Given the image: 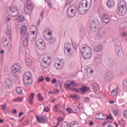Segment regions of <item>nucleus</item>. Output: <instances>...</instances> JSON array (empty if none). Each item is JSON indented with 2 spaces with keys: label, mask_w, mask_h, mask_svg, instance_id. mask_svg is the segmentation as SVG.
<instances>
[{
  "label": "nucleus",
  "mask_w": 127,
  "mask_h": 127,
  "mask_svg": "<svg viewBox=\"0 0 127 127\" xmlns=\"http://www.w3.org/2000/svg\"><path fill=\"white\" fill-rule=\"evenodd\" d=\"M81 53L82 56L85 60H88L92 57V50L90 47L86 46V45H85L84 47H82V49L81 50Z\"/></svg>",
  "instance_id": "obj_1"
},
{
  "label": "nucleus",
  "mask_w": 127,
  "mask_h": 127,
  "mask_svg": "<svg viewBox=\"0 0 127 127\" xmlns=\"http://www.w3.org/2000/svg\"><path fill=\"white\" fill-rule=\"evenodd\" d=\"M32 75H31V73L29 71H26L24 74L23 80L25 86H31L32 84Z\"/></svg>",
  "instance_id": "obj_2"
},
{
  "label": "nucleus",
  "mask_w": 127,
  "mask_h": 127,
  "mask_svg": "<svg viewBox=\"0 0 127 127\" xmlns=\"http://www.w3.org/2000/svg\"><path fill=\"white\" fill-rule=\"evenodd\" d=\"M88 3H89L90 5H91L92 0H82L81 1L79 7L78 8V13H79V14H83V9H82V7H87Z\"/></svg>",
  "instance_id": "obj_3"
},
{
  "label": "nucleus",
  "mask_w": 127,
  "mask_h": 127,
  "mask_svg": "<svg viewBox=\"0 0 127 127\" xmlns=\"http://www.w3.org/2000/svg\"><path fill=\"white\" fill-rule=\"evenodd\" d=\"M67 14L69 18L74 17V16L76 15V9H75V7L72 5H70L68 7L67 9Z\"/></svg>",
  "instance_id": "obj_4"
},
{
  "label": "nucleus",
  "mask_w": 127,
  "mask_h": 127,
  "mask_svg": "<svg viewBox=\"0 0 127 127\" xmlns=\"http://www.w3.org/2000/svg\"><path fill=\"white\" fill-rule=\"evenodd\" d=\"M127 6H125L124 4L120 3L117 9V12L119 15H125L126 14V9Z\"/></svg>",
  "instance_id": "obj_5"
},
{
  "label": "nucleus",
  "mask_w": 127,
  "mask_h": 127,
  "mask_svg": "<svg viewBox=\"0 0 127 127\" xmlns=\"http://www.w3.org/2000/svg\"><path fill=\"white\" fill-rule=\"evenodd\" d=\"M114 77V73L112 71H108L105 75L104 76V81L106 83H110L113 80Z\"/></svg>",
  "instance_id": "obj_6"
},
{
  "label": "nucleus",
  "mask_w": 127,
  "mask_h": 127,
  "mask_svg": "<svg viewBox=\"0 0 127 127\" xmlns=\"http://www.w3.org/2000/svg\"><path fill=\"white\" fill-rule=\"evenodd\" d=\"M45 43L42 40L36 42V46L39 50H44L46 48Z\"/></svg>",
  "instance_id": "obj_7"
},
{
  "label": "nucleus",
  "mask_w": 127,
  "mask_h": 127,
  "mask_svg": "<svg viewBox=\"0 0 127 127\" xmlns=\"http://www.w3.org/2000/svg\"><path fill=\"white\" fill-rule=\"evenodd\" d=\"M43 37L45 40L46 41H49V43H50V44H54V43H55L56 42V38L53 36L49 37L48 36H45V35H43Z\"/></svg>",
  "instance_id": "obj_8"
},
{
  "label": "nucleus",
  "mask_w": 127,
  "mask_h": 127,
  "mask_svg": "<svg viewBox=\"0 0 127 127\" xmlns=\"http://www.w3.org/2000/svg\"><path fill=\"white\" fill-rule=\"evenodd\" d=\"M9 9L12 14V16H17L18 15V9L16 7L11 6L9 7Z\"/></svg>",
  "instance_id": "obj_9"
},
{
  "label": "nucleus",
  "mask_w": 127,
  "mask_h": 127,
  "mask_svg": "<svg viewBox=\"0 0 127 127\" xmlns=\"http://www.w3.org/2000/svg\"><path fill=\"white\" fill-rule=\"evenodd\" d=\"M34 5H33V2L30 0H27L26 1V8L28 10H32Z\"/></svg>",
  "instance_id": "obj_10"
},
{
  "label": "nucleus",
  "mask_w": 127,
  "mask_h": 127,
  "mask_svg": "<svg viewBox=\"0 0 127 127\" xmlns=\"http://www.w3.org/2000/svg\"><path fill=\"white\" fill-rule=\"evenodd\" d=\"M20 69H21V67L20 65H17L16 64H14L11 67V71L12 73L15 74L17 73L18 71L20 70Z\"/></svg>",
  "instance_id": "obj_11"
},
{
  "label": "nucleus",
  "mask_w": 127,
  "mask_h": 127,
  "mask_svg": "<svg viewBox=\"0 0 127 127\" xmlns=\"http://www.w3.org/2000/svg\"><path fill=\"white\" fill-rule=\"evenodd\" d=\"M20 33L22 36L28 37V34H27V29L26 28V26L24 25L21 27Z\"/></svg>",
  "instance_id": "obj_12"
},
{
  "label": "nucleus",
  "mask_w": 127,
  "mask_h": 127,
  "mask_svg": "<svg viewBox=\"0 0 127 127\" xmlns=\"http://www.w3.org/2000/svg\"><path fill=\"white\" fill-rule=\"evenodd\" d=\"M102 19L103 22H104V23L106 24H108V23L110 22V17L106 13L103 14Z\"/></svg>",
  "instance_id": "obj_13"
},
{
  "label": "nucleus",
  "mask_w": 127,
  "mask_h": 127,
  "mask_svg": "<svg viewBox=\"0 0 127 127\" xmlns=\"http://www.w3.org/2000/svg\"><path fill=\"white\" fill-rule=\"evenodd\" d=\"M5 86L7 89H10L12 86V82L9 79H5L4 81Z\"/></svg>",
  "instance_id": "obj_14"
},
{
  "label": "nucleus",
  "mask_w": 127,
  "mask_h": 127,
  "mask_svg": "<svg viewBox=\"0 0 127 127\" xmlns=\"http://www.w3.org/2000/svg\"><path fill=\"white\" fill-rule=\"evenodd\" d=\"M106 35V32L105 31V29L104 28H100L99 29L97 34V36H98V37H103L104 35Z\"/></svg>",
  "instance_id": "obj_15"
},
{
  "label": "nucleus",
  "mask_w": 127,
  "mask_h": 127,
  "mask_svg": "<svg viewBox=\"0 0 127 127\" xmlns=\"http://www.w3.org/2000/svg\"><path fill=\"white\" fill-rule=\"evenodd\" d=\"M120 30H126L127 29V22L123 21L121 23L119 27Z\"/></svg>",
  "instance_id": "obj_16"
},
{
  "label": "nucleus",
  "mask_w": 127,
  "mask_h": 127,
  "mask_svg": "<svg viewBox=\"0 0 127 127\" xmlns=\"http://www.w3.org/2000/svg\"><path fill=\"white\" fill-rule=\"evenodd\" d=\"M116 54L118 57H122L123 55V49L122 48H115Z\"/></svg>",
  "instance_id": "obj_17"
},
{
  "label": "nucleus",
  "mask_w": 127,
  "mask_h": 127,
  "mask_svg": "<svg viewBox=\"0 0 127 127\" xmlns=\"http://www.w3.org/2000/svg\"><path fill=\"white\" fill-rule=\"evenodd\" d=\"M103 47L101 45H98L94 48V50L95 52H101V51H103Z\"/></svg>",
  "instance_id": "obj_18"
},
{
  "label": "nucleus",
  "mask_w": 127,
  "mask_h": 127,
  "mask_svg": "<svg viewBox=\"0 0 127 127\" xmlns=\"http://www.w3.org/2000/svg\"><path fill=\"white\" fill-rule=\"evenodd\" d=\"M115 48H122V43L120 42V40L117 39L114 41Z\"/></svg>",
  "instance_id": "obj_19"
},
{
  "label": "nucleus",
  "mask_w": 127,
  "mask_h": 127,
  "mask_svg": "<svg viewBox=\"0 0 127 127\" xmlns=\"http://www.w3.org/2000/svg\"><path fill=\"white\" fill-rule=\"evenodd\" d=\"M36 119L38 123H42V124L46 123V119L43 117H40L36 115Z\"/></svg>",
  "instance_id": "obj_20"
},
{
  "label": "nucleus",
  "mask_w": 127,
  "mask_h": 127,
  "mask_svg": "<svg viewBox=\"0 0 127 127\" xmlns=\"http://www.w3.org/2000/svg\"><path fill=\"white\" fill-rule=\"evenodd\" d=\"M21 42L24 46H27L28 45V37H25L24 40H21Z\"/></svg>",
  "instance_id": "obj_21"
},
{
  "label": "nucleus",
  "mask_w": 127,
  "mask_h": 127,
  "mask_svg": "<svg viewBox=\"0 0 127 127\" xmlns=\"http://www.w3.org/2000/svg\"><path fill=\"white\" fill-rule=\"evenodd\" d=\"M71 85H73V87L77 86V84H75V81H71L70 84L66 83L64 85L65 89H69L71 87Z\"/></svg>",
  "instance_id": "obj_22"
},
{
  "label": "nucleus",
  "mask_w": 127,
  "mask_h": 127,
  "mask_svg": "<svg viewBox=\"0 0 127 127\" xmlns=\"http://www.w3.org/2000/svg\"><path fill=\"white\" fill-rule=\"evenodd\" d=\"M89 90H90V88L86 87L85 86L79 88V90H80V93L81 92L82 94H85L86 92H87V91H89Z\"/></svg>",
  "instance_id": "obj_23"
},
{
  "label": "nucleus",
  "mask_w": 127,
  "mask_h": 127,
  "mask_svg": "<svg viewBox=\"0 0 127 127\" xmlns=\"http://www.w3.org/2000/svg\"><path fill=\"white\" fill-rule=\"evenodd\" d=\"M107 5L108 7H113L115 5L114 0H109L107 2Z\"/></svg>",
  "instance_id": "obj_24"
},
{
  "label": "nucleus",
  "mask_w": 127,
  "mask_h": 127,
  "mask_svg": "<svg viewBox=\"0 0 127 127\" xmlns=\"http://www.w3.org/2000/svg\"><path fill=\"white\" fill-rule=\"evenodd\" d=\"M102 116V117H105V114H98L95 115V118L97 119V120H100V121H104L105 120V118H101V117H101Z\"/></svg>",
  "instance_id": "obj_25"
},
{
  "label": "nucleus",
  "mask_w": 127,
  "mask_h": 127,
  "mask_svg": "<svg viewBox=\"0 0 127 127\" xmlns=\"http://www.w3.org/2000/svg\"><path fill=\"white\" fill-rule=\"evenodd\" d=\"M93 89L94 91H100V85L97 83L93 84Z\"/></svg>",
  "instance_id": "obj_26"
},
{
  "label": "nucleus",
  "mask_w": 127,
  "mask_h": 127,
  "mask_svg": "<svg viewBox=\"0 0 127 127\" xmlns=\"http://www.w3.org/2000/svg\"><path fill=\"white\" fill-rule=\"evenodd\" d=\"M90 29H96L97 28V24H96V22L93 21L92 22L90 23ZM94 31H96V30H94Z\"/></svg>",
  "instance_id": "obj_27"
},
{
  "label": "nucleus",
  "mask_w": 127,
  "mask_h": 127,
  "mask_svg": "<svg viewBox=\"0 0 127 127\" xmlns=\"http://www.w3.org/2000/svg\"><path fill=\"white\" fill-rule=\"evenodd\" d=\"M109 65L110 67H116L117 66V64L113 60H110L109 61Z\"/></svg>",
  "instance_id": "obj_28"
},
{
  "label": "nucleus",
  "mask_w": 127,
  "mask_h": 127,
  "mask_svg": "<svg viewBox=\"0 0 127 127\" xmlns=\"http://www.w3.org/2000/svg\"><path fill=\"white\" fill-rule=\"evenodd\" d=\"M69 98H72L73 99H75V100L78 101V100H79V99H80L81 97L79 95H77V94L74 93L73 95L69 96Z\"/></svg>",
  "instance_id": "obj_29"
},
{
  "label": "nucleus",
  "mask_w": 127,
  "mask_h": 127,
  "mask_svg": "<svg viewBox=\"0 0 127 127\" xmlns=\"http://www.w3.org/2000/svg\"><path fill=\"white\" fill-rule=\"evenodd\" d=\"M34 99V94L33 93L31 94V95L29 97V103L30 105H32L33 100Z\"/></svg>",
  "instance_id": "obj_30"
},
{
  "label": "nucleus",
  "mask_w": 127,
  "mask_h": 127,
  "mask_svg": "<svg viewBox=\"0 0 127 127\" xmlns=\"http://www.w3.org/2000/svg\"><path fill=\"white\" fill-rule=\"evenodd\" d=\"M6 34L7 35H11V27L9 26H7V28L6 29Z\"/></svg>",
  "instance_id": "obj_31"
},
{
  "label": "nucleus",
  "mask_w": 127,
  "mask_h": 127,
  "mask_svg": "<svg viewBox=\"0 0 127 127\" xmlns=\"http://www.w3.org/2000/svg\"><path fill=\"white\" fill-rule=\"evenodd\" d=\"M26 63L27 66H31L32 64V61L29 58L26 59Z\"/></svg>",
  "instance_id": "obj_32"
},
{
  "label": "nucleus",
  "mask_w": 127,
  "mask_h": 127,
  "mask_svg": "<svg viewBox=\"0 0 127 127\" xmlns=\"http://www.w3.org/2000/svg\"><path fill=\"white\" fill-rule=\"evenodd\" d=\"M28 38L32 42L35 41L36 40V35L34 37V35H30V36L28 35Z\"/></svg>",
  "instance_id": "obj_33"
},
{
  "label": "nucleus",
  "mask_w": 127,
  "mask_h": 127,
  "mask_svg": "<svg viewBox=\"0 0 127 127\" xmlns=\"http://www.w3.org/2000/svg\"><path fill=\"white\" fill-rule=\"evenodd\" d=\"M16 92L18 94V95H21V94H22V88L17 87L16 89Z\"/></svg>",
  "instance_id": "obj_34"
},
{
  "label": "nucleus",
  "mask_w": 127,
  "mask_h": 127,
  "mask_svg": "<svg viewBox=\"0 0 127 127\" xmlns=\"http://www.w3.org/2000/svg\"><path fill=\"white\" fill-rule=\"evenodd\" d=\"M117 94H118V89H114L111 92V95L112 97H116Z\"/></svg>",
  "instance_id": "obj_35"
},
{
  "label": "nucleus",
  "mask_w": 127,
  "mask_h": 127,
  "mask_svg": "<svg viewBox=\"0 0 127 127\" xmlns=\"http://www.w3.org/2000/svg\"><path fill=\"white\" fill-rule=\"evenodd\" d=\"M38 99L39 101H40V102H42V101L44 100V97H43V96L41 95V93H39L38 94Z\"/></svg>",
  "instance_id": "obj_36"
},
{
  "label": "nucleus",
  "mask_w": 127,
  "mask_h": 127,
  "mask_svg": "<svg viewBox=\"0 0 127 127\" xmlns=\"http://www.w3.org/2000/svg\"><path fill=\"white\" fill-rule=\"evenodd\" d=\"M43 81H44V76H39L37 80L38 83H41V82H43Z\"/></svg>",
  "instance_id": "obj_37"
},
{
  "label": "nucleus",
  "mask_w": 127,
  "mask_h": 127,
  "mask_svg": "<svg viewBox=\"0 0 127 127\" xmlns=\"http://www.w3.org/2000/svg\"><path fill=\"white\" fill-rule=\"evenodd\" d=\"M70 127H78V123L75 122H72L70 124Z\"/></svg>",
  "instance_id": "obj_38"
},
{
  "label": "nucleus",
  "mask_w": 127,
  "mask_h": 127,
  "mask_svg": "<svg viewBox=\"0 0 127 127\" xmlns=\"http://www.w3.org/2000/svg\"><path fill=\"white\" fill-rule=\"evenodd\" d=\"M106 117H107L106 120H114V118H113V116L112 115V114H110L109 116H108V115H105Z\"/></svg>",
  "instance_id": "obj_39"
},
{
  "label": "nucleus",
  "mask_w": 127,
  "mask_h": 127,
  "mask_svg": "<svg viewBox=\"0 0 127 127\" xmlns=\"http://www.w3.org/2000/svg\"><path fill=\"white\" fill-rule=\"evenodd\" d=\"M120 35L122 37H125V36H127V33L125 32V30H122V32H120Z\"/></svg>",
  "instance_id": "obj_40"
},
{
  "label": "nucleus",
  "mask_w": 127,
  "mask_h": 127,
  "mask_svg": "<svg viewBox=\"0 0 127 127\" xmlns=\"http://www.w3.org/2000/svg\"><path fill=\"white\" fill-rule=\"evenodd\" d=\"M64 52H67V53H70V52L71 51V49L68 48V47H67V45L64 46Z\"/></svg>",
  "instance_id": "obj_41"
},
{
  "label": "nucleus",
  "mask_w": 127,
  "mask_h": 127,
  "mask_svg": "<svg viewBox=\"0 0 127 127\" xmlns=\"http://www.w3.org/2000/svg\"><path fill=\"white\" fill-rule=\"evenodd\" d=\"M18 20L19 22H22V21H24V16L22 15H19L18 17Z\"/></svg>",
  "instance_id": "obj_42"
},
{
  "label": "nucleus",
  "mask_w": 127,
  "mask_h": 127,
  "mask_svg": "<svg viewBox=\"0 0 127 127\" xmlns=\"http://www.w3.org/2000/svg\"><path fill=\"white\" fill-rule=\"evenodd\" d=\"M46 2H47L48 6H49V7H50V8H52V4L51 3L50 0H49L48 1H47V0H46Z\"/></svg>",
  "instance_id": "obj_43"
},
{
  "label": "nucleus",
  "mask_w": 127,
  "mask_h": 127,
  "mask_svg": "<svg viewBox=\"0 0 127 127\" xmlns=\"http://www.w3.org/2000/svg\"><path fill=\"white\" fill-rule=\"evenodd\" d=\"M112 113H113V115H114V116H115V117H117V116H119V112L117 110H114L112 112Z\"/></svg>",
  "instance_id": "obj_44"
},
{
  "label": "nucleus",
  "mask_w": 127,
  "mask_h": 127,
  "mask_svg": "<svg viewBox=\"0 0 127 127\" xmlns=\"http://www.w3.org/2000/svg\"><path fill=\"white\" fill-rule=\"evenodd\" d=\"M66 111L67 113H68L69 114H72V112H73V110L72 109L70 108H67L66 109Z\"/></svg>",
  "instance_id": "obj_45"
},
{
  "label": "nucleus",
  "mask_w": 127,
  "mask_h": 127,
  "mask_svg": "<svg viewBox=\"0 0 127 127\" xmlns=\"http://www.w3.org/2000/svg\"><path fill=\"white\" fill-rule=\"evenodd\" d=\"M72 1H73V0H66V4L65 6H66V5H69V4H71Z\"/></svg>",
  "instance_id": "obj_46"
},
{
  "label": "nucleus",
  "mask_w": 127,
  "mask_h": 127,
  "mask_svg": "<svg viewBox=\"0 0 127 127\" xmlns=\"http://www.w3.org/2000/svg\"><path fill=\"white\" fill-rule=\"evenodd\" d=\"M43 111L44 112H46L47 113H48V112L50 111V109H49V108H48V107H46L44 108Z\"/></svg>",
  "instance_id": "obj_47"
},
{
  "label": "nucleus",
  "mask_w": 127,
  "mask_h": 127,
  "mask_svg": "<svg viewBox=\"0 0 127 127\" xmlns=\"http://www.w3.org/2000/svg\"><path fill=\"white\" fill-rule=\"evenodd\" d=\"M90 101V98L88 97H86L84 98V102L85 103H88Z\"/></svg>",
  "instance_id": "obj_48"
},
{
  "label": "nucleus",
  "mask_w": 127,
  "mask_h": 127,
  "mask_svg": "<svg viewBox=\"0 0 127 127\" xmlns=\"http://www.w3.org/2000/svg\"><path fill=\"white\" fill-rule=\"evenodd\" d=\"M123 117L126 119H127V111H125L123 113Z\"/></svg>",
  "instance_id": "obj_49"
},
{
  "label": "nucleus",
  "mask_w": 127,
  "mask_h": 127,
  "mask_svg": "<svg viewBox=\"0 0 127 127\" xmlns=\"http://www.w3.org/2000/svg\"><path fill=\"white\" fill-rule=\"evenodd\" d=\"M123 85L124 87H127V80L125 79L123 80Z\"/></svg>",
  "instance_id": "obj_50"
},
{
  "label": "nucleus",
  "mask_w": 127,
  "mask_h": 127,
  "mask_svg": "<svg viewBox=\"0 0 127 127\" xmlns=\"http://www.w3.org/2000/svg\"><path fill=\"white\" fill-rule=\"evenodd\" d=\"M86 70H87V72H89H89H90V73H91L94 72V71L93 70H92L91 69V68H90V67H87L86 68Z\"/></svg>",
  "instance_id": "obj_51"
},
{
  "label": "nucleus",
  "mask_w": 127,
  "mask_h": 127,
  "mask_svg": "<svg viewBox=\"0 0 127 127\" xmlns=\"http://www.w3.org/2000/svg\"><path fill=\"white\" fill-rule=\"evenodd\" d=\"M110 122L109 121H105L103 123V127H105V126H106V125H108V124H109V123Z\"/></svg>",
  "instance_id": "obj_52"
},
{
  "label": "nucleus",
  "mask_w": 127,
  "mask_h": 127,
  "mask_svg": "<svg viewBox=\"0 0 127 127\" xmlns=\"http://www.w3.org/2000/svg\"><path fill=\"white\" fill-rule=\"evenodd\" d=\"M1 109L2 110H3V111H5V110L6 109V106H5V104L1 105Z\"/></svg>",
  "instance_id": "obj_53"
},
{
  "label": "nucleus",
  "mask_w": 127,
  "mask_h": 127,
  "mask_svg": "<svg viewBox=\"0 0 127 127\" xmlns=\"http://www.w3.org/2000/svg\"><path fill=\"white\" fill-rule=\"evenodd\" d=\"M52 83H53V84H55L57 83V79H56V78H53L52 80Z\"/></svg>",
  "instance_id": "obj_54"
},
{
  "label": "nucleus",
  "mask_w": 127,
  "mask_h": 127,
  "mask_svg": "<svg viewBox=\"0 0 127 127\" xmlns=\"http://www.w3.org/2000/svg\"><path fill=\"white\" fill-rule=\"evenodd\" d=\"M74 111H80V107L79 106H74Z\"/></svg>",
  "instance_id": "obj_55"
},
{
  "label": "nucleus",
  "mask_w": 127,
  "mask_h": 127,
  "mask_svg": "<svg viewBox=\"0 0 127 127\" xmlns=\"http://www.w3.org/2000/svg\"><path fill=\"white\" fill-rule=\"evenodd\" d=\"M63 120H64V118H63V117H59L58 118V121L59 122H62V121H63Z\"/></svg>",
  "instance_id": "obj_56"
},
{
  "label": "nucleus",
  "mask_w": 127,
  "mask_h": 127,
  "mask_svg": "<svg viewBox=\"0 0 127 127\" xmlns=\"http://www.w3.org/2000/svg\"><path fill=\"white\" fill-rule=\"evenodd\" d=\"M12 114H13L14 115H15L17 114V111L15 109H13L11 111Z\"/></svg>",
  "instance_id": "obj_57"
},
{
  "label": "nucleus",
  "mask_w": 127,
  "mask_h": 127,
  "mask_svg": "<svg viewBox=\"0 0 127 127\" xmlns=\"http://www.w3.org/2000/svg\"><path fill=\"white\" fill-rule=\"evenodd\" d=\"M57 105H55V108L54 109V111H55V112H57L58 111V110L57 109H58V107H57Z\"/></svg>",
  "instance_id": "obj_58"
},
{
  "label": "nucleus",
  "mask_w": 127,
  "mask_h": 127,
  "mask_svg": "<svg viewBox=\"0 0 127 127\" xmlns=\"http://www.w3.org/2000/svg\"><path fill=\"white\" fill-rule=\"evenodd\" d=\"M60 91H59V89H55L54 90V93L55 94H57L58 93H59Z\"/></svg>",
  "instance_id": "obj_59"
},
{
  "label": "nucleus",
  "mask_w": 127,
  "mask_h": 127,
  "mask_svg": "<svg viewBox=\"0 0 127 127\" xmlns=\"http://www.w3.org/2000/svg\"><path fill=\"white\" fill-rule=\"evenodd\" d=\"M51 35H52V32H49L48 33V35L46 36H48V37H49V36H51Z\"/></svg>",
  "instance_id": "obj_60"
},
{
  "label": "nucleus",
  "mask_w": 127,
  "mask_h": 127,
  "mask_svg": "<svg viewBox=\"0 0 127 127\" xmlns=\"http://www.w3.org/2000/svg\"><path fill=\"white\" fill-rule=\"evenodd\" d=\"M46 81L47 82H50V78L49 77H47L46 78Z\"/></svg>",
  "instance_id": "obj_61"
},
{
  "label": "nucleus",
  "mask_w": 127,
  "mask_h": 127,
  "mask_svg": "<svg viewBox=\"0 0 127 127\" xmlns=\"http://www.w3.org/2000/svg\"><path fill=\"white\" fill-rule=\"evenodd\" d=\"M17 100L18 102H22V98H17Z\"/></svg>",
  "instance_id": "obj_62"
},
{
  "label": "nucleus",
  "mask_w": 127,
  "mask_h": 127,
  "mask_svg": "<svg viewBox=\"0 0 127 127\" xmlns=\"http://www.w3.org/2000/svg\"><path fill=\"white\" fill-rule=\"evenodd\" d=\"M23 115V112H20L19 113V115H18L19 118H20V117H21V116H22Z\"/></svg>",
  "instance_id": "obj_63"
},
{
  "label": "nucleus",
  "mask_w": 127,
  "mask_h": 127,
  "mask_svg": "<svg viewBox=\"0 0 127 127\" xmlns=\"http://www.w3.org/2000/svg\"><path fill=\"white\" fill-rule=\"evenodd\" d=\"M41 22V20L40 19H39L37 23V25H39L40 24Z\"/></svg>",
  "instance_id": "obj_64"
}]
</instances>
